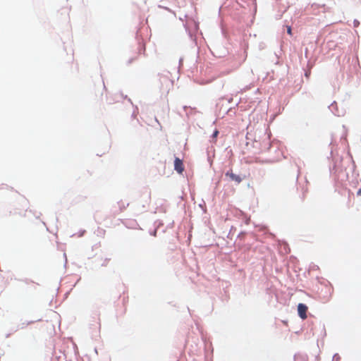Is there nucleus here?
Masks as SVG:
<instances>
[{
	"instance_id": "obj_7",
	"label": "nucleus",
	"mask_w": 361,
	"mask_h": 361,
	"mask_svg": "<svg viewBox=\"0 0 361 361\" xmlns=\"http://www.w3.org/2000/svg\"><path fill=\"white\" fill-rule=\"evenodd\" d=\"M219 135V130H216L214 132V133H213V135H212V137H213L214 138H215V137H217V135Z\"/></svg>"
},
{
	"instance_id": "obj_8",
	"label": "nucleus",
	"mask_w": 361,
	"mask_h": 361,
	"mask_svg": "<svg viewBox=\"0 0 361 361\" xmlns=\"http://www.w3.org/2000/svg\"><path fill=\"white\" fill-rule=\"evenodd\" d=\"M338 357H336V355L334 357V360L337 361V360H338Z\"/></svg>"
},
{
	"instance_id": "obj_4",
	"label": "nucleus",
	"mask_w": 361,
	"mask_h": 361,
	"mask_svg": "<svg viewBox=\"0 0 361 361\" xmlns=\"http://www.w3.org/2000/svg\"><path fill=\"white\" fill-rule=\"evenodd\" d=\"M295 361H306V360L301 355H298L295 356Z\"/></svg>"
},
{
	"instance_id": "obj_2",
	"label": "nucleus",
	"mask_w": 361,
	"mask_h": 361,
	"mask_svg": "<svg viewBox=\"0 0 361 361\" xmlns=\"http://www.w3.org/2000/svg\"><path fill=\"white\" fill-rule=\"evenodd\" d=\"M174 169L178 173H182L184 171V166L183 161L176 157L174 160Z\"/></svg>"
},
{
	"instance_id": "obj_3",
	"label": "nucleus",
	"mask_w": 361,
	"mask_h": 361,
	"mask_svg": "<svg viewBox=\"0 0 361 361\" xmlns=\"http://www.w3.org/2000/svg\"><path fill=\"white\" fill-rule=\"evenodd\" d=\"M226 176L237 183H240L243 180L240 176L233 173L232 170L227 171Z\"/></svg>"
},
{
	"instance_id": "obj_6",
	"label": "nucleus",
	"mask_w": 361,
	"mask_h": 361,
	"mask_svg": "<svg viewBox=\"0 0 361 361\" xmlns=\"http://www.w3.org/2000/svg\"><path fill=\"white\" fill-rule=\"evenodd\" d=\"M287 32L288 35H292V29L290 26H287Z\"/></svg>"
},
{
	"instance_id": "obj_1",
	"label": "nucleus",
	"mask_w": 361,
	"mask_h": 361,
	"mask_svg": "<svg viewBox=\"0 0 361 361\" xmlns=\"http://www.w3.org/2000/svg\"><path fill=\"white\" fill-rule=\"evenodd\" d=\"M307 307L305 305L300 303L298 305V314L301 319H305L307 318Z\"/></svg>"
},
{
	"instance_id": "obj_5",
	"label": "nucleus",
	"mask_w": 361,
	"mask_h": 361,
	"mask_svg": "<svg viewBox=\"0 0 361 361\" xmlns=\"http://www.w3.org/2000/svg\"><path fill=\"white\" fill-rule=\"evenodd\" d=\"M329 108L331 109V111H334V109H336V102H334V103H332L330 105Z\"/></svg>"
}]
</instances>
